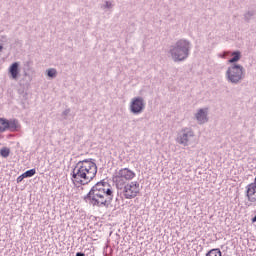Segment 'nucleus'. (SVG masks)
Here are the masks:
<instances>
[{"mask_svg": "<svg viewBox=\"0 0 256 256\" xmlns=\"http://www.w3.org/2000/svg\"><path fill=\"white\" fill-rule=\"evenodd\" d=\"M8 129L15 131L17 129V121L0 118V133H5Z\"/></svg>", "mask_w": 256, "mask_h": 256, "instance_id": "nucleus-8", "label": "nucleus"}, {"mask_svg": "<svg viewBox=\"0 0 256 256\" xmlns=\"http://www.w3.org/2000/svg\"><path fill=\"white\" fill-rule=\"evenodd\" d=\"M227 77L231 83H239L243 79V66L234 65L227 70Z\"/></svg>", "mask_w": 256, "mask_h": 256, "instance_id": "nucleus-6", "label": "nucleus"}, {"mask_svg": "<svg viewBox=\"0 0 256 256\" xmlns=\"http://www.w3.org/2000/svg\"><path fill=\"white\" fill-rule=\"evenodd\" d=\"M141 193V184L137 181L124 184L123 195L125 199H135Z\"/></svg>", "mask_w": 256, "mask_h": 256, "instance_id": "nucleus-5", "label": "nucleus"}, {"mask_svg": "<svg viewBox=\"0 0 256 256\" xmlns=\"http://www.w3.org/2000/svg\"><path fill=\"white\" fill-rule=\"evenodd\" d=\"M252 223H256V216L252 218Z\"/></svg>", "mask_w": 256, "mask_h": 256, "instance_id": "nucleus-20", "label": "nucleus"}, {"mask_svg": "<svg viewBox=\"0 0 256 256\" xmlns=\"http://www.w3.org/2000/svg\"><path fill=\"white\" fill-rule=\"evenodd\" d=\"M9 73H10L12 79H17V77H19V63L18 62H14L9 67Z\"/></svg>", "mask_w": 256, "mask_h": 256, "instance_id": "nucleus-11", "label": "nucleus"}, {"mask_svg": "<svg viewBox=\"0 0 256 256\" xmlns=\"http://www.w3.org/2000/svg\"><path fill=\"white\" fill-rule=\"evenodd\" d=\"M55 75H57V70L55 69L48 70V77H55Z\"/></svg>", "mask_w": 256, "mask_h": 256, "instance_id": "nucleus-17", "label": "nucleus"}, {"mask_svg": "<svg viewBox=\"0 0 256 256\" xmlns=\"http://www.w3.org/2000/svg\"><path fill=\"white\" fill-rule=\"evenodd\" d=\"M246 197L250 203H256V185L248 184L246 186Z\"/></svg>", "mask_w": 256, "mask_h": 256, "instance_id": "nucleus-10", "label": "nucleus"}, {"mask_svg": "<svg viewBox=\"0 0 256 256\" xmlns=\"http://www.w3.org/2000/svg\"><path fill=\"white\" fill-rule=\"evenodd\" d=\"M196 119L199 123H206L207 121V112L203 109H200L196 114Z\"/></svg>", "mask_w": 256, "mask_h": 256, "instance_id": "nucleus-12", "label": "nucleus"}, {"mask_svg": "<svg viewBox=\"0 0 256 256\" xmlns=\"http://www.w3.org/2000/svg\"><path fill=\"white\" fill-rule=\"evenodd\" d=\"M97 175V164L91 159L79 161L73 170L72 181L76 187L88 185Z\"/></svg>", "mask_w": 256, "mask_h": 256, "instance_id": "nucleus-1", "label": "nucleus"}, {"mask_svg": "<svg viewBox=\"0 0 256 256\" xmlns=\"http://www.w3.org/2000/svg\"><path fill=\"white\" fill-rule=\"evenodd\" d=\"M37 171L35 169H30L27 170L26 172L23 173L24 177L27 179V177H33Z\"/></svg>", "mask_w": 256, "mask_h": 256, "instance_id": "nucleus-16", "label": "nucleus"}, {"mask_svg": "<svg viewBox=\"0 0 256 256\" xmlns=\"http://www.w3.org/2000/svg\"><path fill=\"white\" fill-rule=\"evenodd\" d=\"M170 53L174 61H184L189 56V42L187 40H179Z\"/></svg>", "mask_w": 256, "mask_h": 256, "instance_id": "nucleus-3", "label": "nucleus"}, {"mask_svg": "<svg viewBox=\"0 0 256 256\" xmlns=\"http://www.w3.org/2000/svg\"><path fill=\"white\" fill-rule=\"evenodd\" d=\"M206 256H223L222 253H221V250L219 249H212L210 250Z\"/></svg>", "mask_w": 256, "mask_h": 256, "instance_id": "nucleus-14", "label": "nucleus"}, {"mask_svg": "<svg viewBox=\"0 0 256 256\" xmlns=\"http://www.w3.org/2000/svg\"><path fill=\"white\" fill-rule=\"evenodd\" d=\"M143 109H145V101L141 97H135L132 99L130 104V110L132 113H135L136 115L143 112Z\"/></svg>", "mask_w": 256, "mask_h": 256, "instance_id": "nucleus-7", "label": "nucleus"}, {"mask_svg": "<svg viewBox=\"0 0 256 256\" xmlns=\"http://www.w3.org/2000/svg\"><path fill=\"white\" fill-rule=\"evenodd\" d=\"M88 199L96 207H107L113 199L111 185L105 181L96 183L88 193Z\"/></svg>", "mask_w": 256, "mask_h": 256, "instance_id": "nucleus-2", "label": "nucleus"}, {"mask_svg": "<svg viewBox=\"0 0 256 256\" xmlns=\"http://www.w3.org/2000/svg\"><path fill=\"white\" fill-rule=\"evenodd\" d=\"M25 178L24 174L20 175L18 178H17V183H21V181H23Z\"/></svg>", "mask_w": 256, "mask_h": 256, "instance_id": "nucleus-18", "label": "nucleus"}, {"mask_svg": "<svg viewBox=\"0 0 256 256\" xmlns=\"http://www.w3.org/2000/svg\"><path fill=\"white\" fill-rule=\"evenodd\" d=\"M76 256H85V254L78 252V253L76 254Z\"/></svg>", "mask_w": 256, "mask_h": 256, "instance_id": "nucleus-19", "label": "nucleus"}, {"mask_svg": "<svg viewBox=\"0 0 256 256\" xmlns=\"http://www.w3.org/2000/svg\"><path fill=\"white\" fill-rule=\"evenodd\" d=\"M135 177L136 174L133 170L129 168H121L114 176V183H116V187L121 189L127 181H133Z\"/></svg>", "mask_w": 256, "mask_h": 256, "instance_id": "nucleus-4", "label": "nucleus"}, {"mask_svg": "<svg viewBox=\"0 0 256 256\" xmlns=\"http://www.w3.org/2000/svg\"><path fill=\"white\" fill-rule=\"evenodd\" d=\"M10 153H11V150H9V148L7 147L0 149V155L2 157H7Z\"/></svg>", "mask_w": 256, "mask_h": 256, "instance_id": "nucleus-15", "label": "nucleus"}, {"mask_svg": "<svg viewBox=\"0 0 256 256\" xmlns=\"http://www.w3.org/2000/svg\"><path fill=\"white\" fill-rule=\"evenodd\" d=\"M1 49H3V46H0V51H1Z\"/></svg>", "mask_w": 256, "mask_h": 256, "instance_id": "nucleus-21", "label": "nucleus"}, {"mask_svg": "<svg viewBox=\"0 0 256 256\" xmlns=\"http://www.w3.org/2000/svg\"><path fill=\"white\" fill-rule=\"evenodd\" d=\"M190 137H195V134L188 128H185L182 130V134L177 138V142L180 145H184V147H187L189 145Z\"/></svg>", "mask_w": 256, "mask_h": 256, "instance_id": "nucleus-9", "label": "nucleus"}, {"mask_svg": "<svg viewBox=\"0 0 256 256\" xmlns=\"http://www.w3.org/2000/svg\"><path fill=\"white\" fill-rule=\"evenodd\" d=\"M232 58L228 60V63H237L241 59V52L236 51L231 54Z\"/></svg>", "mask_w": 256, "mask_h": 256, "instance_id": "nucleus-13", "label": "nucleus"}]
</instances>
